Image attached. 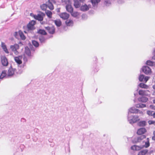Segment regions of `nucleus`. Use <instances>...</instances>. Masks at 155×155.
Segmentation results:
<instances>
[{
    "label": "nucleus",
    "mask_w": 155,
    "mask_h": 155,
    "mask_svg": "<svg viewBox=\"0 0 155 155\" xmlns=\"http://www.w3.org/2000/svg\"><path fill=\"white\" fill-rule=\"evenodd\" d=\"M127 119L129 123L131 124L135 123L139 120L138 115L130 114L128 115Z\"/></svg>",
    "instance_id": "nucleus-1"
},
{
    "label": "nucleus",
    "mask_w": 155,
    "mask_h": 155,
    "mask_svg": "<svg viewBox=\"0 0 155 155\" xmlns=\"http://www.w3.org/2000/svg\"><path fill=\"white\" fill-rule=\"evenodd\" d=\"M36 23V21L34 20H32L30 21L27 25V29L28 31H33L35 29L34 26Z\"/></svg>",
    "instance_id": "nucleus-2"
},
{
    "label": "nucleus",
    "mask_w": 155,
    "mask_h": 155,
    "mask_svg": "<svg viewBox=\"0 0 155 155\" xmlns=\"http://www.w3.org/2000/svg\"><path fill=\"white\" fill-rule=\"evenodd\" d=\"M45 16V14L42 12H40L37 15H34L33 17L36 20L40 21H42L43 20V18Z\"/></svg>",
    "instance_id": "nucleus-3"
},
{
    "label": "nucleus",
    "mask_w": 155,
    "mask_h": 155,
    "mask_svg": "<svg viewBox=\"0 0 155 155\" xmlns=\"http://www.w3.org/2000/svg\"><path fill=\"white\" fill-rule=\"evenodd\" d=\"M74 1V5L76 8H78L81 5V3H83L85 2V0H73Z\"/></svg>",
    "instance_id": "nucleus-4"
},
{
    "label": "nucleus",
    "mask_w": 155,
    "mask_h": 155,
    "mask_svg": "<svg viewBox=\"0 0 155 155\" xmlns=\"http://www.w3.org/2000/svg\"><path fill=\"white\" fill-rule=\"evenodd\" d=\"M10 48L15 54L17 55L18 54V52L17 50L19 48V46L18 44H15L14 45H11Z\"/></svg>",
    "instance_id": "nucleus-5"
},
{
    "label": "nucleus",
    "mask_w": 155,
    "mask_h": 155,
    "mask_svg": "<svg viewBox=\"0 0 155 155\" xmlns=\"http://www.w3.org/2000/svg\"><path fill=\"white\" fill-rule=\"evenodd\" d=\"M142 71L146 74H150L151 72V70L149 67L147 66H143L142 68Z\"/></svg>",
    "instance_id": "nucleus-6"
},
{
    "label": "nucleus",
    "mask_w": 155,
    "mask_h": 155,
    "mask_svg": "<svg viewBox=\"0 0 155 155\" xmlns=\"http://www.w3.org/2000/svg\"><path fill=\"white\" fill-rule=\"evenodd\" d=\"M45 28L50 34H53L55 33V29L54 26L45 27Z\"/></svg>",
    "instance_id": "nucleus-7"
},
{
    "label": "nucleus",
    "mask_w": 155,
    "mask_h": 155,
    "mask_svg": "<svg viewBox=\"0 0 155 155\" xmlns=\"http://www.w3.org/2000/svg\"><path fill=\"white\" fill-rule=\"evenodd\" d=\"M25 53L28 55L29 58L31 59L33 56V54H31L30 50L28 47H25Z\"/></svg>",
    "instance_id": "nucleus-8"
},
{
    "label": "nucleus",
    "mask_w": 155,
    "mask_h": 155,
    "mask_svg": "<svg viewBox=\"0 0 155 155\" xmlns=\"http://www.w3.org/2000/svg\"><path fill=\"white\" fill-rule=\"evenodd\" d=\"M16 70L15 68H12L11 66L8 70L7 77H9L13 76Z\"/></svg>",
    "instance_id": "nucleus-9"
},
{
    "label": "nucleus",
    "mask_w": 155,
    "mask_h": 155,
    "mask_svg": "<svg viewBox=\"0 0 155 155\" xmlns=\"http://www.w3.org/2000/svg\"><path fill=\"white\" fill-rule=\"evenodd\" d=\"M1 62L4 66H7L8 64V61L6 57L5 56H2L1 57Z\"/></svg>",
    "instance_id": "nucleus-10"
},
{
    "label": "nucleus",
    "mask_w": 155,
    "mask_h": 155,
    "mask_svg": "<svg viewBox=\"0 0 155 155\" xmlns=\"http://www.w3.org/2000/svg\"><path fill=\"white\" fill-rule=\"evenodd\" d=\"M138 109H136L135 107H131L128 110V114H137L138 112Z\"/></svg>",
    "instance_id": "nucleus-11"
},
{
    "label": "nucleus",
    "mask_w": 155,
    "mask_h": 155,
    "mask_svg": "<svg viewBox=\"0 0 155 155\" xmlns=\"http://www.w3.org/2000/svg\"><path fill=\"white\" fill-rule=\"evenodd\" d=\"M23 58L22 56L20 55L18 57H14V59L15 61L18 65L21 64L22 63L21 59Z\"/></svg>",
    "instance_id": "nucleus-12"
},
{
    "label": "nucleus",
    "mask_w": 155,
    "mask_h": 155,
    "mask_svg": "<svg viewBox=\"0 0 155 155\" xmlns=\"http://www.w3.org/2000/svg\"><path fill=\"white\" fill-rule=\"evenodd\" d=\"M59 15L61 18L64 20L68 19L69 16V14L65 12L61 13Z\"/></svg>",
    "instance_id": "nucleus-13"
},
{
    "label": "nucleus",
    "mask_w": 155,
    "mask_h": 155,
    "mask_svg": "<svg viewBox=\"0 0 155 155\" xmlns=\"http://www.w3.org/2000/svg\"><path fill=\"white\" fill-rule=\"evenodd\" d=\"M146 131V129L145 128L142 127L137 130V134L139 135H141L144 134Z\"/></svg>",
    "instance_id": "nucleus-14"
},
{
    "label": "nucleus",
    "mask_w": 155,
    "mask_h": 155,
    "mask_svg": "<svg viewBox=\"0 0 155 155\" xmlns=\"http://www.w3.org/2000/svg\"><path fill=\"white\" fill-rule=\"evenodd\" d=\"M94 8H97L98 3L100 2L101 0H90Z\"/></svg>",
    "instance_id": "nucleus-15"
},
{
    "label": "nucleus",
    "mask_w": 155,
    "mask_h": 155,
    "mask_svg": "<svg viewBox=\"0 0 155 155\" xmlns=\"http://www.w3.org/2000/svg\"><path fill=\"white\" fill-rule=\"evenodd\" d=\"M66 10L69 13H72L73 11V8L71 5L67 4L66 5Z\"/></svg>",
    "instance_id": "nucleus-16"
},
{
    "label": "nucleus",
    "mask_w": 155,
    "mask_h": 155,
    "mask_svg": "<svg viewBox=\"0 0 155 155\" xmlns=\"http://www.w3.org/2000/svg\"><path fill=\"white\" fill-rule=\"evenodd\" d=\"M80 9L83 12H86L88 10V8L87 5L85 4L84 5H81L80 7Z\"/></svg>",
    "instance_id": "nucleus-17"
},
{
    "label": "nucleus",
    "mask_w": 155,
    "mask_h": 155,
    "mask_svg": "<svg viewBox=\"0 0 155 155\" xmlns=\"http://www.w3.org/2000/svg\"><path fill=\"white\" fill-rule=\"evenodd\" d=\"M148 100V98L145 97H140L138 98V101L141 102H146Z\"/></svg>",
    "instance_id": "nucleus-18"
},
{
    "label": "nucleus",
    "mask_w": 155,
    "mask_h": 155,
    "mask_svg": "<svg viewBox=\"0 0 155 155\" xmlns=\"http://www.w3.org/2000/svg\"><path fill=\"white\" fill-rule=\"evenodd\" d=\"M2 47L3 51L6 54H9V52L7 48V47L5 45L3 42L2 43Z\"/></svg>",
    "instance_id": "nucleus-19"
},
{
    "label": "nucleus",
    "mask_w": 155,
    "mask_h": 155,
    "mask_svg": "<svg viewBox=\"0 0 155 155\" xmlns=\"http://www.w3.org/2000/svg\"><path fill=\"white\" fill-rule=\"evenodd\" d=\"M18 34L21 39L23 40H24L26 39V37L24 34L23 32L20 30L18 31Z\"/></svg>",
    "instance_id": "nucleus-20"
},
{
    "label": "nucleus",
    "mask_w": 155,
    "mask_h": 155,
    "mask_svg": "<svg viewBox=\"0 0 155 155\" xmlns=\"http://www.w3.org/2000/svg\"><path fill=\"white\" fill-rule=\"evenodd\" d=\"M142 148V147L140 146L134 145L131 147V149L133 150H140Z\"/></svg>",
    "instance_id": "nucleus-21"
},
{
    "label": "nucleus",
    "mask_w": 155,
    "mask_h": 155,
    "mask_svg": "<svg viewBox=\"0 0 155 155\" xmlns=\"http://www.w3.org/2000/svg\"><path fill=\"white\" fill-rule=\"evenodd\" d=\"M146 64L150 66H155V62L148 60L147 61Z\"/></svg>",
    "instance_id": "nucleus-22"
},
{
    "label": "nucleus",
    "mask_w": 155,
    "mask_h": 155,
    "mask_svg": "<svg viewBox=\"0 0 155 155\" xmlns=\"http://www.w3.org/2000/svg\"><path fill=\"white\" fill-rule=\"evenodd\" d=\"M146 136L145 135H140L139 137H138L137 140L136 141V142H140L142 140L145 138Z\"/></svg>",
    "instance_id": "nucleus-23"
},
{
    "label": "nucleus",
    "mask_w": 155,
    "mask_h": 155,
    "mask_svg": "<svg viewBox=\"0 0 155 155\" xmlns=\"http://www.w3.org/2000/svg\"><path fill=\"white\" fill-rule=\"evenodd\" d=\"M22 58H23L24 63L22 66H21V67L23 68L25 66L26 63L28 61V59L27 57L25 55L23 56Z\"/></svg>",
    "instance_id": "nucleus-24"
},
{
    "label": "nucleus",
    "mask_w": 155,
    "mask_h": 155,
    "mask_svg": "<svg viewBox=\"0 0 155 155\" xmlns=\"http://www.w3.org/2000/svg\"><path fill=\"white\" fill-rule=\"evenodd\" d=\"M93 61H94V63L95 64V65H94V67H95V69H94V71L95 72H97L98 71V69L96 68V64L97 63V57H96L95 56L93 58Z\"/></svg>",
    "instance_id": "nucleus-25"
},
{
    "label": "nucleus",
    "mask_w": 155,
    "mask_h": 155,
    "mask_svg": "<svg viewBox=\"0 0 155 155\" xmlns=\"http://www.w3.org/2000/svg\"><path fill=\"white\" fill-rule=\"evenodd\" d=\"M148 152L147 149L143 150L140 151L138 155H145Z\"/></svg>",
    "instance_id": "nucleus-26"
},
{
    "label": "nucleus",
    "mask_w": 155,
    "mask_h": 155,
    "mask_svg": "<svg viewBox=\"0 0 155 155\" xmlns=\"http://www.w3.org/2000/svg\"><path fill=\"white\" fill-rule=\"evenodd\" d=\"M39 39L40 43L42 44L45 42L46 38L44 36H41L39 37Z\"/></svg>",
    "instance_id": "nucleus-27"
},
{
    "label": "nucleus",
    "mask_w": 155,
    "mask_h": 155,
    "mask_svg": "<svg viewBox=\"0 0 155 155\" xmlns=\"http://www.w3.org/2000/svg\"><path fill=\"white\" fill-rule=\"evenodd\" d=\"M54 22L55 25L58 27L61 26L62 25L61 21L59 19L54 20Z\"/></svg>",
    "instance_id": "nucleus-28"
},
{
    "label": "nucleus",
    "mask_w": 155,
    "mask_h": 155,
    "mask_svg": "<svg viewBox=\"0 0 155 155\" xmlns=\"http://www.w3.org/2000/svg\"><path fill=\"white\" fill-rule=\"evenodd\" d=\"M6 75L7 74L6 71H3L1 75L0 76V79H2L5 77L7 78L8 77H7V76Z\"/></svg>",
    "instance_id": "nucleus-29"
},
{
    "label": "nucleus",
    "mask_w": 155,
    "mask_h": 155,
    "mask_svg": "<svg viewBox=\"0 0 155 155\" xmlns=\"http://www.w3.org/2000/svg\"><path fill=\"white\" fill-rule=\"evenodd\" d=\"M38 33L42 35H46L47 33L44 29H39L38 31Z\"/></svg>",
    "instance_id": "nucleus-30"
},
{
    "label": "nucleus",
    "mask_w": 155,
    "mask_h": 155,
    "mask_svg": "<svg viewBox=\"0 0 155 155\" xmlns=\"http://www.w3.org/2000/svg\"><path fill=\"white\" fill-rule=\"evenodd\" d=\"M45 13L48 18H52V13L49 10H47L45 11Z\"/></svg>",
    "instance_id": "nucleus-31"
},
{
    "label": "nucleus",
    "mask_w": 155,
    "mask_h": 155,
    "mask_svg": "<svg viewBox=\"0 0 155 155\" xmlns=\"http://www.w3.org/2000/svg\"><path fill=\"white\" fill-rule=\"evenodd\" d=\"M67 26H72L73 24V22L72 20L69 21H66L65 22Z\"/></svg>",
    "instance_id": "nucleus-32"
},
{
    "label": "nucleus",
    "mask_w": 155,
    "mask_h": 155,
    "mask_svg": "<svg viewBox=\"0 0 155 155\" xmlns=\"http://www.w3.org/2000/svg\"><path fill=\"white\" fill-rule=\"evenodd\" d=\"M138 125L140 127H144L146 125V122L145 121H140L138 123Z\"/></svg>",
    "instance_id": "nucleus-33"
},
{
    "label": "nucleus",
    "mask_w": 155,
    "mask_h": 155,
    "mask_svg": "<svg viewBox=\"0 0 155 155\" xmlns=\"http://www.w3.org/2000/svg\"><path fill=\"white\" fill-rule=\"evenodd\" d=\"M41 8L43 11H45L47 8V5L46 4H43L40 5Z\"/></svg>",
    "instance_id": "nucleus-34"
},
{
    "label": "nucleus",
    "mask_w": 155,
    "mask_h": 155,
    "mask_svg": "<svg viewBox=\"0 0 155 155\" xmlns=\"http://www.w3.org/2000/svg\"><path fill=\"white\" fill-rule=\"evenodd\" d=\"M138 86L141 88H147L148 87L147 85L143 83H140Z\"/></svg>",
    "instance_id": "nucleus-35"
},
{
    "label": "nucleus",
    "mask_w": 155,
    "mask_h": 155,
    "mask_svg": "<svg viewBox=\"0 0 155 155\" xmlns=\"http://www.w3.org/2000/svg\"><path fill=\"white\" fill-rule=\"evenodd\" d=\"M147 140L145 142V144L144 146L145 148L148 147L150 145L149 138H147Z\"/></svg>",
    "instance_id": "nucleus-36"
},
{
    "label": "nucleus",
    "mask_w": 155,
    "mask_h": 155,
    "mask_svg": "<svg viewBox=\"0 0 155 155\" xmlns=\"http://www.w3.org/2000/svg\"><path fill=\"white\" fill-rule=\"evenodd\" d=\"M32 45L36 48L38 47L39 45L38 42L35 40H32Z\"/></svg>",
    "instance_id": "nucleus-37"
},
{
    "label": "nucleus",
    "mask_w": 155,
    "mask_h": 155,
    "mask_svg": "<svg viewBox=\"0 0 155 155\" xmlns=\"http://www.w3.org/2000/svg\"><path fill=\"white\" fill-rule=\"evenodd\" d=\"M47 5V7H48L50 10H52L54 9V7L53 3H48V4Z\"/></svg>",
    "instance_id": "nucleus-38"
},
{
    "label": "nucleus",
    "mask_w": 155,
    "mask_h": 155,
    "mask_svg": "<svg viewBox=\"0 0 155 155\" xmlns=\"http://www.w3.org/2000/svg\"><path fill=\"white\" fill-rule=\"evenodd\" d=\"M144 75L143 74H140L139 77V80L140 81L142 82L143 81L144 79Z\"/></svg>",
    "instance_id": "nucleus-39"
},
{
    "label": "nucleus",
    "mask_w": 155,
    "mask_h": 155,
    "mask_svg": "<svg viewBox=\"0 0 155 155\" xmlns=\"http://www.w3.org/2000/svg\"><path fill=\"white\" fill-rule=\"evenodd\" d=\"M154 112L151 111V110H147V114L150 116H151L153 117V113Z\"/></svg>",
    "instance_id": "nucleus-40"
},
{
    "label": "nucleus",
    "mask_w": 155,
    "mask_h": 155,
    "mask_svg": "<svg viewBox=\"0 0 155 155\" xmlns=\"http://www.w3.org/2000/svg\"><path fill=\"white\" fill-rule=\"evenodd\" d=\"M146 107V105L143 104H139L137 105L136 107L138 108H143Z\"/></svg>",
    "instance_id": "nucleus-41"
},
{
    "label": "nucleus",
    "mask_w": 155,
    "mask_h": 155,
    "mask_svg": "<svg viewBox=\"0 0 155 155\" xmlns=\"http://www.w3.org/2000/svg\"><path fill=\"white\" fill-rule=\"evenodd\" d=\"M72 16L74 17H76L78 15V12H73V11L72 13H70Z\"/></svg>",
    "instance_id": "nucleus-42"
},
{
    "label": "nucleus",
    "mask_w": 155,
    "mask_h": 155,
    "mask_svg": "<svg viewBox=\"0 0 155 155\" xmlns=\"http://www.w3.org/2000/svg\"><path fill=\"white\" fill-rule=\"evenodd\" d=\"M138 94L140 95H143L145 94V92L142 90H140L138 92Z\"/></svg>",
    "instance_id": "nucleus-43"
},
{
    "label": "nucleus",
    "mask_w": 155,
    "mask_h": 155,
    "mask_svg": "<svg viewBox=\"0 0 155 155\" xmlns=\"http://www.w3.org/2000/svg\"><path fill=\"white\" fill-rule=\"evenodd\" d=\"M14 36L16 38L18 39L19 38V35L18 32L17 31L15 32L13 34Z\"/></svg>",
    "instance_id": "nucleus-44"
},
{
    "label": "nucleus",
    "mask_w": 155,
    "mask_h": 155,
    "mask_svg": "<svg viewBox=\"0 0 155 155\" xmlns=\"http://www.w3.org/2000/svg\"><path fill=\"white\" fill-rule=\"evenodd\" d=\"M138 89H137V90L136 91L134 92V97H135V99L134 100V102H135V101L136 100V96H137L138 95L137 91H138Z\"/></svg>",
    "instance_id": "nucleus-45"
},
{
    "label": "nucleus",
    "mask_w": 155,
    "mask_h": 155,
    "mask_svg": "<svg viewBox=\"0 0 155 155\" xmlns=\"http://www.w3.org/2000/svg\"><path fill=\"white\" fill-rule=\"evenodd\" d=\"M104 4L107 6H109L110 4V2L109 0H106L105 1Z\"/></svg>",
    "instance_id": "nucleus-46"
},
{
    "label": "nucleus",
    "mask_w": 155,
    "mask_h": 155,
    "mask_svg": "<svg viewBox=\"0 0 155 155\" xmlns=\"http://www.w3.org/2000/svg\"><path fill=\"white\" fill-rule=\"evenodd\" d=\"M149 78L147 76H146L144 77V81L146 82L149 79Z\"/></svg>",
    "instance_id": "nucleus-47"
},
{
    "label": "nucleus",
    "mask_w": 155,
    "mask_h": 155,
    "mask_svg": "<svg viewBox=\"0 0 155 155\" xmlns=\"http://www.w3.org/2000/svg\"><path fill=\"white\" fill-rule=\"evenodd\" d=\"M154 121L150 120L148 121V123L149 124H154Z\"/></svg>",
    "instance_id": "nucleus-48"
},
{
    "label": "nucleus",
    "mask_w": 155,
    "mask_h": 155,
    "mask_svg": "<svg viewBox=\"0 0 155 155\" xmlns=\"http://www.w3.org/2000/svg\"><path fill=\"white\" fill-rule=\"evenodd\" d=\"M55 2V1L54 0H48V3H53Z\"/></svg>",
    "instance_id": "nucleus-49"
},
{
    "label": "nucleus",
    "mask_w": 155,
    "mask_h": 155,
    "mask_svg": "<svg viewBox=\"0 0 155 155\" xmlns=\"http://www.w3.org/2000/svg\"><path fill=\"white\" fill-rule=\"evenodd\" d=\"M26 121V120L24 118H22L21 119V121L22 122H25Z\"/></svg>",
    "instance_id": "nucleus-50"
},
{
    "label": "nucleus",
    "mask_w": 155,
    "mask_h": 155,
    "mask_svg": "<svg viewBox=\"0 0 155 155\" xmlns=\"http://www.w3.org/2000/svg\"><path fill=\"white\" fill-rule=\"evenodd\" d=\"M25 147V146L24 145L21 144L20 146V148L21 150V151H23V150Z\"/></svg>",
    "instance_id": "nucleus-51"
},
{
    "label": "nucleus",
    "mask_w": 155,
    "mask_h": 155,
    "mask_svg": "<svg viewBox=\"0 0 155 155\" xmlns=\"http://www.w3.org/2000/svg\"><path fill=\"white\" fill-rule=\"evenodd\" d=\"M153 136L152 137V139L153 140H155V132L154 131L153 132Z\"/></svg>",
    "instance_id": "nucleus-52"
},
{
    "label": "nucleus",
    "mask_w": 155,
    "mask_h": 155,
    "mask_svg": "<svg viewBox=\"0 0 155 155\" xmlns=\"http://www.w3.org/2000/svg\"><path fill=\"white\" fill-rule=\"evenodd\" d=\"M150 107L151 108L155 110V106H153V105H150Z\"/></svg>",
    "instance_id": "nucleus-53"
},
{
    "label": "nucleus",
    "mask_w": 155,
    "mask_h": 155,
    "mask_svg": "<svg viewBox=\"0 0 155 155\" xmlns=\"http://www.w3.org/2000/svg\"><path fill=\"white\" fill-rule=\"evenodd\" d=\"M30 137V135H29V134H28L26 136V138L28 139H29Z\"/></svg>",
    "instance_id": "nucleus-54"
},
{
    "label": "nucleus",
    "mask_w": 155,
    "mask_h": 155,
    "mask_svg": "<svg viewBox=\"0 0 155 155\" xmlns=\"http://www.w3.org/2000/svg\"><path fill=\"white\" fill-rule=\"evenodd\" d=\"M153 117L155 118V112L153 113Z\"/></svg>",
    "instance_id": "nucleus-55"
},
{
    "label": "nucleus",
    "mask_w": 155,
    "mask_h": 155,
    "mask_svg": "<svg viewBox=\"0 0 155 155\" xmlns=\"http://www.w3.org/2000/svg\"><path fill=\"white\" fill-rule=\"evenodd\" d=\"M87 6H88V10L91 7V5H87Z\"/></svg>",
    "instance_id": "nucleus-56"
},
{
    "label": "nucleus",
    "mask_w": 155,
    "mask_h": 155,
    "mask_svg": "<svg viewBox=\"0 0 155 155\" xmlns=\"http://www.w3.org/2000/svg\"><path fill=\"white\" fill-rule=\"evenodd\" d=\"M153 54H155V48L153 49Z\"/></svg>",
    "instance_id": "nucleus-57"
},
{
    "label": "nucleus",
    "mask_w": 155,
    "mask_h": 155,
    "mask_svg": "<svg viewBox=\"0 0 155 155\" xmlns=\"http://www.w3.org/2000/svg\"><path fill=\"white\" fill-rule=\"evenodd\" d=\"M31 50H32L33 51H35V48H31Z\"/></svg>",
    "instance_id": "nucleus-58"
},
{
    "label": "nucleus",
    "mask_w": 155,
    "mask_h": 155,
    "mask_svg": "<svg viewBox=\"0 0 155 155\" xmlns=\"http://www.w3.org/2000/svg\"><path fill=\"white\" fill-rule=\"evenodd\" d=\"M101 103H102V102L101 101H100L99 100L98 101V103L99 104H101Z\"/></svg>",
    "instance_id": "nucleus-59"
},
{
    "label": "nucleus",
    "mask_w": 155,
    "mask_h": 155,
    "mask_svg": "<svg viewBox=\"0 0 155 155\" xmlns=\"http://www.w3.org/2000/svg\"><path fill=\"white\" fill-rule=\"evenodd\" d=\"M34 130H35V131H36V130H38V129H36H36H34Z\"/></svg>",
    "instance_id": "nucleus-60"
},
{
    "label": "nucleus",
    "mask_w": 155,
    "mask_h": 155,
    "mask_svg": "<svg viewBox=\"0 0 155 155\" xmlns=\"http://www.w3.org/2000/svg\"><path fill=\"white\" fill-rule=\"evenodd\" d=\"M153 88H155V86H153Z\"/></svg>",
    "instance_id": "nucleus-61"
},
{
    "label": "nucleus",
    "mask_w": 155,
    "mask_h": 155,
    "mask_svg": "<svg viewBox=\"0 0 155 155\" xmlns=\"http://www.w3.org/2000/svg\"><path fill=\"white\" fill-rule=\"evenodd\" d=\"M24 32L25 33H27V32L26 31H24Z\"/></svg>",
    "instance_id": "nucleus-62"
},
{
    "label": "nucleus",
    "mask_w": 155,
    "mask_h": 155,
    "mask_svg": "<svg viewBox=\"0 0 155 155\" xmlns=\"http://www.w3.org/2000/svg\"><path fill=\"white\" fill-rule=\"evenodd\" d=\"M52 37H53V36H51V37H49V38H52Z\"/></svg>",
    "instance_id": "nucleus-63"
},
{
    "label": "nucleus",
    "mask_w": 155,
    "mask_h": 155,
    "mask_svg": "<svg viewBox=\"0 0 155 155\" xmlns=\"http://www.w3.org/2000/svg\"><path fill=\"white\" fill-rule=\"evenodd\" d=\"M154 125L155 126V121L154 122Z\"/></svg>",
    "instance_id": "nucleus-64"
}]
</instances>
